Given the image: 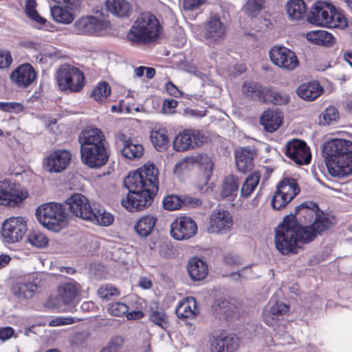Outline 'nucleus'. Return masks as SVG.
Returning a JSON list of instances; mask_svg holds the SVG:
<instances>
[{"instance_id":"nucleus-1","label":"nucleus","mask_w":352,"mask_h":352,"mask_svg":"<svg viewBox=\"0 0 352 352\" xmlns=\"http://www.w3.org/2000/svg\"><path fill=\"white\" fill-rule=\"evenodd\" d=\"M296 209L306 221L313 222L309 226H301L295 216L284 218L276 227L274 236L276 248L283 255L298 253L302 245L311 242L333 224V218L324 214L314 202L302 203Z\"/></svg>"},{"instance_id":"nucleus-2","label":"nucleus","mask_w":352,"mask_h":352,"mask_svg":"<svg viewBox=\"0 0 352 352\" xmlns=\"http://www.w3.org/2000/svg\"><path fill=\"white\" fill-rule=\"evenodd\" d=\"M82 162L91 168L103 166L109 157V144L104 133L98 128L87 127L78 138Z\"/></svg>"},{"instance_id":"nucleus-3","label":"nucleus","mask_w":352,"mask_h":352,"mask_svg":"<svg viewBox=\"0 0 352 352\" xmlns=\"http://www.w3.org/2000/svg\"><path fill=\"white\" fill-rule=\"evenodd\" d=\"M325 162L333 177H344L352 174V142L344 139H333L324 145Z\"/></svg>"},{"instance_id":"nucleus-4","label":"nucleus","mask_w":352,"mask_h":352,"mask_svg":"<svg viewBox=\"0 0 352 352\" xmlns=\"http://www.w3.org/2000/svg\"><path fill=\"white\" fill-rule=\"evenodd\" d=\"M161 30L160 22L153 14L143 13L131 28L127 39L133 44L151 43L159 37Z\"/></svg>"},{"instance_id":"nucleus-5","label":"nucleus","mask_w":352,"mask_h":352,"mask_svg":"<svg viewBox=\"0 0 352 352\" xmlns=\"http://www.w3.org/2000/svg\"><path fill=\"white\" fill-rule=\"evenodd\" d=\"M36 216L41 224L54 232L61 230L67 222L65 206L59 203L49 202L39 206Z\"/></svg>"},{"instance_id":"nucleus-6","label":"nucleus","mask_w":352,"mask_h":352,"mask_svg":"<svg viewBox=\"0 0 352 352\" xmlns=\"http://www.w3.org/2000/svg\"><path fill=\"white\" fill-rule=\"evenodd\" d=\"M158 169L153 164L147 163L136 171L131 172L124 180L127 189L149 188L151 192L158 190Z\"/></svg>"},{"instance_id":"nucleus-7","label":"nucleus","mask_w":352,"mask_h":352,"mask_svg":"<svg viewBox=\"0 0 352 352\" xmlns=\"http://www.w3.org/2000/svg\"><path fill=\"white\" fill-rule=\"evenodd\" d=\"M56 80L60 90L77 92L82 87L84 74L78 68L65 64L57 71Z\"/></svg>"},{"instance_id":"nucleus-8","label":"nucleus","mask_w":352,"mask_h":352,"mask_svg":"<svg viewBox=\"0 0 352 352\" xmlns=\"http://www.w3.org/2000/svg\"><path fill=\"white\" fill-rule=\"evenodd\" d=\"M128 190L127 195L122 199L121 204L130 212L142 210L151 206L157 192H152L148 188L128 189Z\"/></svg>"},{"instance_id":"nucleus-9","label":"nucleus","mask_w":352,"mask_h":352,"mask_svg":"<svg viewBox=\"0 0 352 352\" xmlns=\"http://www.w3.org/2000/svg\"><path fill=\"white\" fill-rule=\"evenodd\" d=\"M232 226L231 213L226 210L216 208L210 215L207 230L211 234H223L230 232Z\"/></svg>"},{"instance_id":"nucleus-10","label":"nucleus","mask_w":352,"mask_h":352,"mask_svg":"<svg viewBox=\"0 0 352 352\" xmlns=\"http://www.w3.org/2000/svg\"><path fill=\"white\" fill-rule=\"evenodd\" d=\"M206 140V136L200 131L185 129L175 138L173 148L177 151H184L201 146Z\"/></svg>"},{"instance_id":"nucleus-11","label":"nucleus","mask_w":352,"mask_h":352,"mask_svg":"<svg viewBox=\"0 0 352 352\" xmlns=\"http://www.w3.org/2000/svg\"><path fill=\"white\" fill-rule=\"evenodd\" d=\"M197 232V226L195 221L187 216H182L175 219L170 224V236L178 241L188 239Z\"/></svg>"},{"instance_id":"nucleus-12","label":"nucleus","mask_w":352,"mask_h":352,"mask_svg":"<svg viewBox=\"0 0 352 352\" xmlns=\"http://www.w3.org/2000/svg\"><path fill=\"white\" fill-rule=\"evenodd\" d=\"M27 231V224L21 217H12L2 224V236L7 243H15L22 239Z\"/></svg>"},{"instance_id":"nucleus-13","label":"nucleus","mask_w":352,"mask_h":352,"mask_svg":"<svg viewBox=\"0 0 352 352\" xmlns=\"http://www.w3.org/2000/svg\"><path fill=\"white\" fill-rule=\"evenodd\" d=\"M25 197L19 184L7 179L0 182V205L14 207Z\"/></svg>"},{"instance_id":"nucleus-14","label":"nucleus","mask_w":352,"mask_h":352,"mask_svg":"<svg viewBox=\"0 0 352 352\" xmlns=\"http://www.w3.org/2000/svg\"><path fill=\"white\" fill-rule=\"evenodd\" d=\"M269 54L271 61L280 68L293 70L298 65L296 54L285 47L274 46Z\"/></svg>"},{"instance_id":"nucleus-15","label":"nucleus","mask_w":352,"mask_h":352,"mask_svg":"<svg viewBox=\"0 0 352 352\" xmlns=\"http://www.w3.org/2000/svg\"><path fill=\"white\" fill-rule=\"evenodd\" d=\"M287 157L298 165L308 164L311 160V153L305 142L294 139L289 141L285 146Z\"/></svg>"},{"instance_id":"nucleus-16","label":"nucleus","mask_w":352,"mask_h":352,"mask_svg":"<svg viewBox=\"0 0 352 352\" xmlns=\"http://www.w3.org/2000/svg\"><path fill=\"white\" fill-rule=\"evenodd\" d=\"M104 23L100 19L94 16H81L73 25V33L78 35H93L102 31Z\"/></svg>"},{"instance_id":"nucleus-17","label":"nucleus","mask_w":352,"mask_h":352,"mask_svg":"<svg viewBox=\"0 0 352 352\" xmlns=\"http://www.w3.org/2000/svg\"><path fill=\"white\" fill-rule=\"evenodd\" d=\"M334 6L326 1H318L312 5L309 16V21L317 25L327 27L330 15Z\"/></svg>"},{"instance_id":"nucleus-18","label":"nucleus","mask_w":352,"mask_h":352,"mask_svg":"<svg viewBox=\"0 0 352 352\" xmlns=\"http://www.w3.org/2000/svg\"><path fill=\"white\" fill-rule=\"evenodd\" d=\"M72 155L66 150H57L45 159L44 166L50 173H60L68 166Z\"/></svg>"},{"instance_id":"nucleus-19","label":"nucleus","mask_w":352,"mask_h":352,"mask_svg":"<svg viewBox=\"0 0 352 352\" xmlns=\"http://www.w3.org/2000/svg\"><path fill=\"white\" fill-rule=\"evenodd\" d=\"M65 204L74 215L86 221L89 218V215L92 208L89 200L84 195L75 193L65 201Z\"/></svg>"},{"instance_id":"nucleus-20","label":"nucleus","mask_w":352,"mask_h":352,"mask_svg":"<svg viewBox=\"0 0 352 352\" xmlns=\"http://www.w3.org/2000/svg\"><path fill=\"white\" fill-rule=\"evenodd\" d=\"M10 80L20 87L25 88L30 85L36 78V72L29 63L17 67L10 74Z\"/></svg>"},{"instance_id":"nucleus-21","label":"nucleus","mask_w":352,"mask_h":352,"mask_svg":"<svg viewBox=\"0 0 352 352\" xmlns=\"http://www.w3.org/2000/svg\"><path fill=\"white\" fill-rule=\"evenodd\" d=\"M289 306L283 302H270L263 311V320L268 326L273 327L278 320L289 312Z\"/></svg>"},{"instance_id":"nucleus-22","label":"nucleus","mask_w":352,"mask_h":352,"mask_svg":"<svg viewBox=\"0 0 352 352\" xmlns=\"http://www.w3.org/2000/svg\"><path fill=\"white\" fill-rule=\"evenodd\" d=\"M226 27L219 17L213 16L208 20L204 33L205 38L210 41H218L226 34Z\"/></svg>"},{"instance_id":"nucleus-23","label":"nucleus","mask_w":352,"mask_h":352,"mask_svg":"<svg viewBox=\"0 0 352 352\" xmlns=\"http://www.w3.org/2000/svg\"><path fill=\"white\" fill-rule=\"evenodd\" d=\"M254 152L250 148H241L235 153L236 165L239 172L245 173L251 171L254 166Z\"/></svg>"},{"instance_id":"nucleus-24","label":"nucleus","mask_w":352,"mask_h":352,"mask_svg":"<svg viewBox=\"0 0 352 352\" xmlns=\"http://www.w3.org/2000/svg\"><path fill=\"white\" fill-rule=\"evenodd\" d=\"M238 346V340L232 336L221 334L211 344L212 352H233Z\"/></svg>"},{"instance_id":"nucleus-25","label":"nucleus","mask_w":352,"mask_h":352,"mask_svg":"<svg viewBox=\"0 0 352 352\" xmlns=\"http://www.w3.org/2000/svg\"><path fill=\"white\" fill-rule=\"evenodd\" d=\"M175 311L180 319L195 318L199 313L195 298L192 296L185 298L180 301Z\"/></svg>"},{"instance_id":"nucleus-26","label":"nucleus","mask_w":352,"mask_h":352,"mask_svg":"<svg viewBox=\"0 0 352 352\" xmlns=\"http://www.w3.org/2000/svg\"><path fill=\"white\" fill-rule=\"evenodd\" d=\"M188 273L194 280L204 279L208 272L207 263L197 257L192 258L187 264Z\"/></svg>"},{"instance_id":"nucleus-27","label":"nucleus","mask_w":352,"mask_h":352,"mask_svg":"<svg viewBox=\"0 0 352 352\" xmlns=\"http://www.w3.org/2000/svg\"><path fill=\"white\" fill-rule=\"evenodd\" d=\"M283 117L280 112L268 109L261 117V124L270 133L277 130L282 124Z\"/></svg>"},{"instance_id":"nucleus-28","label":"nucleus","mask_w":352,"mask_h":352,"mask_svg":"<svg viewBox=\"0 0 352 352\" xmlns=\"http://www.w3.org/2000/svg\"><path fill=\"white\" fill-rule=\"evenodd\" d=\"M149 319L156 325L166 329L169 324L168 317L164 309L157 302H152L148 308Z\"/></svg>"},{"instance_id":"nucleus-29","label":"nucleus","mask_w":352,"mask_h":352,"mask_svg":"<svg viewBox=\"0 0 352 352\" xmlns=\"http://www.w3.org/2000/svg\"><path fill=\"white\" fill-rule=\"evenodd\" d=\"M105 6L109 12L120 18L129 16L132 11L131 4L126 0H106Z\"/></svg>"},{"instance_id":"nucleus-30","label":"nucleus","mask_w":352,"mask_h":352,"mask_svg":"<svg viewBox=\"0 0 352 352\" xmlns=\"http://www.w3.org/2000/svg\"><path fill=\"white\" fill-rule=\"evenodd\" d=\"M150 138L152 144L158 151H164L168 146L169 139L167 131L164 127L154 126L151 132Z\"/></svg>"},{"instance_id":"nucleus-31","label":"nucleus","mask_w":352,"mask_h":352,"mask_svg":"<svg viewBox=\"0 0 352 352\" xmlns=\"http://www.w3.org/2000/svg\"><path fill=\"white\" fill-rule=\"evenodd\" d=\"M240 185L239 179L234 175H228L223 182L221 195L228 201H233L239 192Z\"/></svg>"},{"instance_id":"nucleus-32","label":"nucleus","mask_w":352,"mask_h":352,"mask_svg":"<svg viewBox=\"0 0 352 352\" xmlns=\"http://www.w3.org/2000/svg\"><path fill=\"white\" fill-rule=\"evenodd\" d=\"M322 87L317 81L302 84L297 89L298 95L305 100H314L322 93Z\"/></svg>"},{"instance_id":"nucleus-33","label":"nucleus","mask_w":352,"mask_h":352,"mask_svg":"<svg viewBox=\"0 0 352 352\" xmlns=\"http://www.w3.org/2000/svg\"><path fill=\"white\" fill-rule=\"evenodd\" d=\"M267 88L256 82H245L242 87V92L248 98L264 102Z\"/></svg>"},{"instance_id":"nucleus-34","label":"nucleus","mask_w":352,"mask_h":352,"mask_svg":"<svg viewBox=\"0 0 352 352\" xmlns=\"http://www.w3.org/2000/svg\"><path fill=\"white\" fill-rule=\"evenodd\" d=\"M80 289V285L76 282L63 283L58 287L59 298L65 304H69L75 300Z\"/></svg>"},{"instance_id":"nucleus-35","label":"nucleus","mask_w":352,"mask_h":352,"mask_svg":"<svg viewBox=\"0 0 352 352\" xmlns=\"http://www.w3.org/2000/svg\"><path fill=\"white\" fill-rule=\"evenodd\" d=\"M25 46L28 49L38 52L37 54L33 56L34 60L32 61L36 64L46 65L48 59L52 57V53L43 44L30 41L27 43Z\"/></svg>"},{"instance_id":"nucleus-36","label":"nucleus","mask_w":352,"mask_h":352,"mask_svg":"<svg viewBox=\"0 0 352 352\" xmlns=\"http://www.w3.org/2000/svg\"><path fill=\"white\" fill-rule=\"evenodd\" d=\"M90 218H87V221H89L94 223L108 226L111 225L113 221V216L107 212L103 208H98L96 209L91 208L90 212V215H89Z\"/></svg>"},{"instance_id":"nucleus-37","label":"nucleus","mask_w":352,"mask_h":352,"mask_svg":"<svg viewBox=\"0 0 352 352\" xmlns=\"http://www.w3.org/2000/svg\"><path fill=\"white\" fill-rule=\"evenodd\" d=\"M193 162L197 163L200 168L204 170V174L207 178L210 177L213 169V163L210 157L206 154H200L194 157L184 159V160L180 162V165L183 166L184 164Z\"/></svg>"},{"instance_id":"nucleus-38","label":"nucleus","mask_w":352,"mask_h":352,"mask_svg":"<svg viewBox=\"0 0 352 352\" xmlns=\"http://www.w3.org/2000/svg\"><path fill=\"white\" fill-rule=\"evenodd\" d=\"M36 288V284L31 282L19 283L12 287V291L19 300H23L32 297Z\"/></svg>"},{"instance_id":"nucleus-39","label":"nucleus","mask_w":352,"mask_h":352,"mask_svg":"<svg viewBox=\"0 0 352 352\" xmlns=\"http://www.w3.org/2000/svg\"><path fill=\"white\" fill-rule=\"evenodd\" d=\"M286 8L289 17L294 20L302 19L307 11L304 0H291L287 3Z\"/></svg>"},{"instance_id":"nucleus-40","label":"nucleus","mask_w":352,"mask_h":352,"mask_svg":"<svg viewBox=\"0 0 352 352\" xmlns=\"http://www.w3.org/2000/svg\"><path fill=\"white\" fill-rule=\"evenodd\" d=\"M157 218L152 215H146L139 219L135 226V230L142 237L148 236L153 230Z\"/></svg>"},{"instance_id":"nucleus-41","label":"nucleus","mask_w":352,"mask_h":352,"mask_svg":"<svg viewBox=\"0 0 352 352\" xmlns=\"http://www.w3.org/2000/svg\"><path fill=\"white\" fill-rule=\"evenodd\" d=\"M261 173L258 170L254 171L250 174L244 181L241 189V197L243 198H248L254 191L257 187Z\"/></svg>"},{"instance_id":"nucleus-42","label":"nucleus","mask_w":352,"mask_h":352,"mask_svg":"<svg viewBox=\"0 0 352 352\" xmlns=\"http://www.w3.org/2000/svg\"><path fill=\"white\" fill-rule=\"evenodd\" d=\"M276 188L291 199H293L300 192V188L296 180L290 177L284 178L277 184Z\"/></svg>"},{"instance_id":"nucleus-43","label":"nucleus","mask_w":352,"mask_h":352,"mask_svg":"<svg viewBox=\"0 0 352 352\" xmlns=\"http://www.w3.org/2000/svg\"><path fill=\"white\" fill-rule=\"evenodd\" d=\"M307 38L314 44L327 45L333 43L334 38L331 34L325 30H316L307 32Z\"/></svg>"},{"instance_id":"nucleus-44","label":"nucleus","mask_w":352,"mask_h":352,"mask_svg":"<svg viewBox=\"0 0 352 352\" xmlns=\"http://www.w3.org/2000/svg\"><path fill=\"white\" fill-rule=\"evenodd\" d=\"M50 12L53 19L58 23L69 24L74 19V14L70 10L60 6H52L50 8Z\"/></svg>"},{"instance_id":"nucleus-45","label":"nucleus","mask_w":352,"mask_h":352,"mask_svg":"<svg viewBox=\"0 0 352 352\" xmlns=\"http://www.w3.org/2000/svg\"><path fill=\"white\" fill-rule=\"evenodd\" d=\"M289 100V96L285 93L276 91L269 87L267 88L264 102L282 105L287 104Z\"/></svg>"},{"instance_id":"nucleus-46","label":"nucleus","mask_w":352,"mask_h":352,"mask_svg":"<svg viewBox=\"0 0 352 352\" xmlns=\"http://www.w3.org/2000/svg\"><path fill=\"white\" fill-rule=\"evenodd\" d=\"M124 157L130 160L139 159L144 153V148L142 144L129 142L121 150Z\"/></svg>"},{"instance_id":"nucleus-47","label":"nucleus","mask_w":352,"mask_h":352,"mask_svg":"<svg viewBox=\"0 0 352 352\" xmlns=\"http://www.w3.org/2000/svg\"><path fill=\"white\" fill-rule=\"evenodd\" d=\"M348 25L347 19L344 14L334 7V10H332L330 15V21L329 22L327 28H338L344 29Z\"/></svg>"},{"instance_id":"nucleus-48","label":"nucleus","mask_w":352,"mask_h":352,"mask_svg":"<svg viewBox=\"0 0 352 352\" xmlns=\"http://www.w3.org/2000/svg\"><path fill=\"white\" fill-rule=\"evenodd\" d=\"M217 305L220 312L225 314L228 318L237 317L240 314L239 307L229 301L222 300Z\"/></svg>"},{"instance_id":"nucleus-49","label":"nucleus","mask_w":352,"mask_h":352,"mask_svg":"<svg viewBox=\"0 0 352 352\" xmlns=\"http://www.w3.org/2000/svg\"><path fill=\"white\" fill-rule=\"evenodd\" d=\"M111 94L110 85L106 82H100L91 92V96L97 101H102Z\"/></svg>"},{"instance_id":"nucleus-50","label":"nucleus","mask_w":352,"mask_h":352,"mask_svg":"<svg viewBox=\"0 0 352 352\" xmlns=\"http://www.w3.org/2000/svg\"><path fill=\"white\" fill-rule=\"evenodd\" d=\"M339 118V113L337 109L333 107H327L320 115V123L325 125L334 124Z\"/></svg>"},{"instance_id":"nucleus-51","label":"nucleus","mask_w":352,"mask_h":352,"mask_svg":"<svg viewBox=\"0 0 352 352\" xmlns=\"http://www.w3.org/2000/svg\"><path fill=\"white\" fill-rule=\"evenodd\" d=\"M28 241L35 247L43 248L47 244L48 239L41 232L34 230L28 234Z\"/></svg>"},{"instance_id":"nucleus-52","label":"nucleus","mask_w":352,"mask_h":352,"mask_svg":"<svg viewBox=\"0 0 352 352\" xmlns=\"http://www.w3.org/2000/svg\"><path fill=\"white\" fill-rule=\"evenodd\" d=\"M292 199L285 195L278 188L274 192L272 199V206L275 210H280L285 208Z\"/></svg>"},{"instance_id":"nucleus-53","label":"nucleus","mask_w":352,"mask_h":352,"mask_svg":"<svg viewBox=\"0 0 352 352\" xmlns=\"http://www.w3.org/2000/svg\"><path fill=\"white\" fill-rule=\"evenodd\" d=\"M263 3L264 0H248L243 8L244 12L251 17L255 16L263 9Z\"/></svg>"},{"instance_id":"nucleus-54","label":"nucleus","mask_w":352,"mask_h":352,"mask_svg":"<svg viewBox=\"0 0 352 352\" xmlns=\"http://www.w3.org/2000/svg\"><path fill=\"white\" fill-rule=\"evenodd\" d=\"M25 12L28 16L34 21L41 24L45 23V19L41 16L36 10V2L34 0H26Z\"/></svg>"},{"instance_id":"nucleus-55","label":"nucleus","mask_w":352,"mask_h":352,"mask_svg":"<svg viewBox=\"0 0 352 352\" xmlns=\"http://www.w3.org/2000/svg\"><path fill=\"white\" fill-rule=\"evenodd\" d=\"M163 206L168 210H177L182 207V198L177 195H168L164 199Z\"/></svg>"},{"instance_id":"nucleus-56","label":"nucleus","mask_w":352,"mask_h":352,"mask_svg":"<svg viewBox=\"0 0 352 352\" xmlns=\"http://www.w3.org/2000/svg\"><path fill=\"white\" fill-rule=\"evenodd\" d=\"M128 306L121 302H112L108 307L109 313L114 316L120 317L127 314Z\"/></svg>"},{"instance_id":"nucleus-57","label":"nucleus","mask_w":352,"mask_h":352,"mask_svg":"<svg viewBox=\"0 0 352 352\" xmlns=\"http://www.w3.org/2000/svg\"><path fill=\"white\" fill-rule=\"evenodd\" d=\"M98 294L102 299L109 300L113 296H118L119 292L113 285L107 284L99 288Z\"/></svg>"},{"instance_id":"nucleus-58","label":"nucleus","mask_w":352,"mask_h":352,"mask_svg":"<svg viewBox=\"0 0 352 352\" xmlns=\"http://www.w3.org/2000/svg\"><path fill=\"white\" fill-rule=\"evenodd\" d=\"M235 280H245L254 278L256 276L252 270L251 266H246L241 268L236 273L232 274Z\"/></svg>"},{"instance_id":"nucleus-59","label":"nucleus","mask_w":352,"mask_h":352,"mask_svg":"<svg viewBox=\"0 0 352 352\" xmlns=\"http://www.w3.org/2000/svg\"><path fill=\"white\" fill-rule=\"evenodd\" d=\"M12 62V58L8 51L0 50V68L7 69Z\"/></svg>"},{"instance_id":"nucleus-60","label":"nucleus","mask_w":352,"mask_h":352,"mask_svg":"<svg viewBox=\"0 0 352 352\" xmlns=\"http://www.w3.org/2000/svg\"><path fill=\"white\" fill-rule=\"evenodd\" d=\"M225 264L232 267L239 266L242 264V260L239 255L233 253L226 254L223 258Z\"/></svg>"},{"instance_id":"nucleus-61","label":"nucleus","mask_w":352,"mask_h":352,"mask_svg":"<svg viewBox=\"0 0 352 352\" xmlns=\"http://www.w3.org/2000/svg\"><path fill=\"white\" fill-rule=\"evenodd\" d=\"M206 0H182V6L185 10H195L205 3Z\"/></svg>"},{"instance_id":"nucleus-62","label":"nucleus","mask_w":352,"mask_h":352,"mask_svg":"<svg viewBox=\"0 0 352 352\" xmlns=\"http://www.w3.org/2000/svg\"><path fill=\"white\" fill-rule=\"evenodd\" d=\"M178 102L172 98L166 99L163 102V111L166 114H173L175 113V109L177 107Z\"/></svg>"},{"instance_id":"nucleus-63","label":"nucleus","mask_w":352,"mask_h":352,"mask_svg":"<svg viewBox=\"0 0 352 352\" xmlns=\"http://www.w3.org/2000/svg\"><path fill=\"white\" fill-rule=\"evenodd\" d=\"M182 207L186 206L188 208H196L201 206L202 204L201 199L190 196H184L182 199Z\"/></svg>"},{"instance_id":"nucleus-64","label":"nucleus","mask_w":352,"mask_h":352,"mask_svg":"<svg viewBox=\"0 0 352 352\" xmlns=\"http://www.w3.org/2000/svg\"><path fill=\"white\" fill-rule=\"evenodd\" d=\"M124 344V340L120 336H116L112 338L108 342V345L113 351V352H118Z\"/></svg>"}]
</instances>
